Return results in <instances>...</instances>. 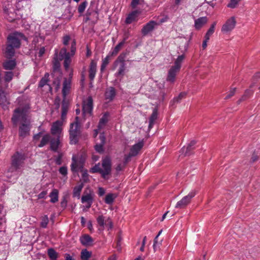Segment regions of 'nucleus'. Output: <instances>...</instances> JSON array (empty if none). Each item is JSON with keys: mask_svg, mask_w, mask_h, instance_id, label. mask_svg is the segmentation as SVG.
<instances>
[{"mask_svg": "<svg viewBox=\"0 0 260 260\" xmlns=\"http://www.w3.org/2000/svg\"><path fill=\"white\" fill-rule=\"evenodd\" d=\"M91 252L88 251L87 249H83L81 252V259L82 260H88L91 256Z\"/></svg>", "mask_w": 260, "mask_h": 260, "instance_id": "c9c22d12", "label": "nucleus"}, {"mask_svg": "<svg viewBox=\"0 0 260 260\" xmlns=\"http://www.w3.org/2000/svg\"><path fill=\"white\" fill-rule=\"evenodd\" d=\"M109 114L108 113H105L103 117L101 118L99 125H98V129H95L94 132L93 136L94 137H96L99 133V131L101 130L103 128L106 123L108 122V118Z\"/></svg>", "mask_w": 260, "mask_h": 260, "instance_id": "6ab92c4d", "label": "nucleus"}, {"mask_svg": "<svg viewBox=\"0 0 260 260\" xmlns=\"http://www.w3.org/2000/svg\"><path fill=\"white\" fill-rule=\"evenodd\" d=\"M216 22H214L210 26L209 29L207 30V33H208V35L209 34L210 35H212L214 32L215 29V27L216 26Z\"/></svg>", "mask_w": 260, "mask_h": 260, "instance_id": "6e6d98bb", "label": "nucleus"}, {"mask_svg": "<svg viewBox=\"0 0 260 260\" xmlns=\"http://www.w3.org/2000/svg\"><path fill=\"white\" fill-rule=\"evenodd\" d=\"M58 191L57 189H53L52 191L49 194L51 198L50 202L52 203H55L58 201Z\"/></svg>", "mask_w": 260, "mask_h": 260, "instance_id": "2f4dec72", "label": "nucleus"}, {"mask_svg": "<svg viewBox=\"0 0 260 260\" xmlns=\"http://www.w3.org/2000/svg\"><path fill=\"white\" fill-rule=\"evenodd\" d=\"M87 6V2H83L82 3H81L78 8V12L80 14H82L85 11Z\"/></svg>", "mask_w": 260, "mask_h": 260, "instance_id": "09e8293b", "label": "nucleus"}, {"mask_svg": "<svg viewBox=\"0 0 260 260\" xmlns=\"http://www.w3.org/2000/svg\"><path fill=\"white\" fill-rule=\"evenodd\" d=\"M260 78V72L256 73L252 77V83L250 85V87H252L258 81V79Z\"/></svg>", "mask_w": 260, "mask_h": 260, "instance_id": "8fccbe9b", "label": "nucleus"}, {"mask_svg": "<svg viewBox=\"0 0 260 260\" xmlns=\"http://www.w3.org/2000/svg\"><path fill=\"white\" fill-rule=\"evenodd\" d=\"M81 172H82V178L84 182H86L88 180V174L87 173V170H84V169L83 170H81L80 171Z\"/></svg>", "mask_w": 260, "mask_h": 260, "instance_id": "3c124183", "label": "nucleus"}, {"mask_svg": "<svg viewBox=\"0 0 260 260\" xmlns=\"http://www.w3.org/2000/svg\"><path fill=\"white\" fill-rule=\"evenodd\" d=\"M105 226L107 228L108 230L111 229L113 228L112 221L109 218L106 219Z\"/></svg>", "mask_w": 260, "mask_h": 260, "instance_id": "5fc2aeb1", "label": "nucleus"}, {"mask_svg": "<svg viewBox=\"0 0 260 260\" xmlns=\"http://www.w3.org/2000/svg\"><path fill=\"white\" fill-rule=\"evenodd\" d=\"M105 221L106 220L103 215H100L97 218V222L102 229L105 228Z\"/></svg>", "mask_w": 260, "mask_h": 260, "instance_id": "a18cd8bd", "label": "nucleus"}, {"mask_svg": "<svg viewBox=\"0 0 260 260\" xmlns=\"http://www.w3.org/2000/svg\"><path fill=\"white\" fill-rule=\"evenodd\" d=\"M258 159V156L255 154V152H254L251 158L250 162L253 163L257 160Z\"/></svg>", "mask_w": 260, "mask_h": 260, "instance_id": "680f3d73", "label": "nucleus"}, {"mask_svg": "<svg viewBox=\"0 0 260 260\" xmlns=\"http://www.w3.org/2000/svg\"><path fill=\"white\" fill-rule=\"evenodd\" d=\"M253 93V91L250 89H247L245 90L244 95H245L248 98L250 97V96Z\"/></svg>", "mask_w": 260, "mask_h": 260, "instance_id": "338daca9", "label": "nucleus"}, {"mask_svg": "<svg viewBox=\"0 0 260 260\" xmlns=\"http://www.w3.org/2000/svg\"><path fill=\"white\" fill-rule=\"evenodd\" d=\"M113 66L114 69H115L117 66H119V69H118L117 72L116 73V76H123L126 68L124 61V56L122 55H119L117 59L115 61Z\"/></svg>", "mask_w": 260, "mask_h": 260, "instance_id": "6e6552de", "label": "nucleus"}, {"mask_svg": "<svg viewBox=\"0 0 260 260\" xmlns=\"http://www.w3.org/2000/svg\"><path fill=\"white\" fill-rule=\"evenodd\" d=\"M208 21L207 17H202L194 21V27L197 29H200Z\"/></svg>", "mask_w": 260, "mask_h": 260, "instance_id": "bb28decb", "label": "nucleus"}, {"mask_svg": "<svg viewBox=\"0 0 260 260\" xmlns=\"http://www.w3.org/2000/svg\"><path fill=\"white\" fill-rule=\"evenodd\" d=\"M45 48L44 47H42L40 48V49H39V52H38L39 56L40 57L42 56L43 55V54L45 53Z\"/></svg>", "mask_w": 260, "mask_h": 260, "instance_id": "69168bd1", "label": "nucleus"}, {"mask_svg": "<svg viewBox=\"0 0 260 260\" xmlns=\"http://www.w3.org/2000/svg\"><path fill=\"white\" fill-rule=\"evenodd\" d=\"M139 12L137 10L134 11L130 13L127 16L125 19V23L129 24L137 21V18L138 16Z\"/></svg>", "mask_w": 260, "mask_h": 260, "instance_id": "b1692460", "label": "nucleus"}, {"mask_svg": "<svg viewBox=\"0 0 260 260\" xmlns=\"http://www.w3.org/2000/svg\"><path fill=\"white\" fill-rule=\"evenodd\" d=\"M62 49V48H61V49ZM60 52H61V51H60L58 55H57V53H55V56H54V57L53 58V68L54 71H58L60 69V60H62L63 59L64 60V58H63L62 59H60Z\"/></svg>", "mask_w": 260, "mask_h": 260, "instance_id": "393cba45", "label": "nucleus"}, {"mask_svg": "<svg viewBox=\"0 0 260 260\" xmlns=\"http://www.w3.org/2000/svg\"><path fill=\"white\" fill-rule=\"evenodd\" d=\"M26 40V37L22 33L14 32L10 34L7 37V44L5 51L6 57L8 58H12L15 54V49L20 48L21 42Z\"/></svg>", "mask_w": 260, "mask_h": 260, "instance_id": "7ed1b4c3", "label": "nucleus"}, {"mask_svg": "<svg viewBox=\"0 0 260 260\" xmlns=\"http://www.w3.org/2000/svg\"><path fill=\"white\" fill-rule=\"evenodd\" d=\"M59 137L60 136H57L55 139H53L50 141V148L53 151H56L58 149V145L59 144Z\"/></svg>", "mask_w": 260, "mask_h": 260, "instance_id": "473e14b6", "label": "nucleus"}, {"mask_svg": "<svg viewBox=\"0 0 260 260\" xmlns=\"http://www.w3.org/2000/svg\"><path fill=\"white\" fill-rule=\"evenodd\" d=\"M5 17L10 22H12L17 18L16 14L12 8H4Z\"/></svg>", "mask_w": 260, "mask_h": 260, "instance_id": "f3484780", "label": "nucleus"}, {"mask_svg": "<svg viewBox=\"0 0 260 260\" xmlns=\"http://www.w3.org/2000/svg\"><path fill=\"white\" fill-rule=\"evenodd\" d=\"M48 255L51 260H56L58 256L57 253L53 248L48 249Z\"/></svg>", "mask_w": 260, "mask_h": 260, "instance_id": "4c0bfd02", "label": "nucleus"}, {"mask_svg": "<svg viewBox=\"0 0 260 260\" xmlns=\"http://www.w3.org/2000/svg\"><path fill=\"white\" fill-rule=\"evenodd\" d=\"M62 155L61 154H59L58 156L55 158V163L58 165H60L62 164Z\"/></svg>", "mask_w": 260, "mask_h": 260, "instance_id": "052dcab7", "label": "nucleus"}, {"mask_svg": "<svg viewBox=\"0 0 260 260\" xmlns=\"http://www.w3.org/2000/svg\"><path fill=\"white\" fill-rule=\"evenodd\" d=\"M162 232V230H161L159 231L158 234L155 237L154 240V243L153 245V247L154 251H156L158 249H160V246L161 245V242H162V239H159V236L161 234Z\"/></svg>", "mask_w": 260, "mask_h": 260, "instance_id": "a878e982", "label": "nucleus"}, {"mask_svg": "<svg viewBox=\"0 0 260 260\" xmlns=\"http://www.w3.org/2000/svg\"><path fill=\"white\" fill-rule=\"evenodd\" d=\"M140 0H132L131 6L133 8H135L136 6L139 4Z\"/></svg>", "mask_w": 260, "mask_h": 260, "instance_id": "0e129e2a", "label": "nucleus"}, {"mask_svg": "<svg viewBox=\"0 0 260 260\" xmlns=\"http://www.w3.org/2000/svg\"><path fill=\"white\" fill-rule=\"evenodd\" d=\"M96 142V145H95V150L99 152H103L104 151L103 146L105 143V136L104 134L103 133L100 134L99 138V142H98V140L97 139Z\"/></svg>", "mask_w": 260, "mask_h": 260, "instance_id": "a211bd4d", "label": "nucleus"}, {"mask_svg": "<svg viewBox=\"0 0 260 260\" xmlns=\"http://www.w3.org/2000/svg\"><path fill=\"white\" fill-rule=\"evenodd\" d=\"M158 117V111L156 108H154L153 112L149 119V129H151L155 120L157 119Z\"/></svg>", "mask_w": 260, "mask_h": 260, "instance_id": "cd10ccee", "label": "nucleus"}, {"mask_svg": "<svg viewBox=\"0 0 260 260\" xmlns=\"http://www.w3.org/2000/svg\"><path fill=\"white\" fill-rule=\"evenodd\" d=\"M62 121L57 120L53 122L51 128V133L53 135L60 136L62 131Z\"/></svg>", "mask_w": 260, "mask_h": 260, "instance_id": "4468645a", "label": "nucleus"}, {"mask_svg": "<svg viewBox=\"0 0 260 260\" xmlns=\"http://www.w3.org/2000/svg\"><path fill=\"white\" fill-rule=\"evenodd\" d=\"M239 0H230V2L228 4V7L230 8H235L238 3Z\"/></svg>", "mask_w": 260, "mask_h": 260, "instance_id": "4d7b16f0", "label": "nucleus"}, {"mask_svg": "<svg viewBox=\"0 0 260 260\" xmlns=\"http://www.w3.org/2000/svg\"><path fill=\"white\" fill-rule=\"evenodd\" d=\"M116 95V91L114 87H110L107 89L105 93V99L108 102L112 101Z\"/></svg>", "mask_w": 260, "mask_h": 260, "instance_id": "4be33fe9", "label": "nucleus"}, {"mask_svg": "<svg viewBox=\"0 0 260 260\" xmlns=\"http://www.w3.org/2000/svg\"><path fill=\"white\" fill-rule=\"evenodd\" d=\"M83 114L85 117L90 116L93 109V101L91 96L88 97L83 102Z\"/></svg>", "mask_w": 260, "mask_h": 260, "instance_id": "1a4fd4ad", "label": "nucleus"}, {"mask_svg": "<svg viewBox=\"0 0 260 260\" xmlns=\"http://www.w3.org/2000/svg\"><path fill=\"white\" fill-rule=\"evenodd\" d=\"M29 109L28 103H25L23 105L20 104L19 107L14 110L11 119L14 125H17L18 122H20L19 136L22 138L26 137L29 135L30 133V121L27 116V112Z\"/></svg>", "mask_w": 260, "mask_h": 260, "instance_id": "f257e3e1", "label": "nucleus"}, {"mask_svg": "<svg viewBox=\"0 0 260 260\" xmlns=\"http://www.w3.org/2000/svg\"><path fill=\"white\" fill-rule=\"evenodd\" d=\"M81 243L85 246H89L92 245L93 240L88 235H84L80 238Z\"/></svg>", "mask_w": 260, "mask_h": 260, "instance_id": "5701e85b", "label": "nucleus"}, {"mask_svg": "<svg viewBox=\"0 0 260 260\" xmlns=\"http://www.w3.org/2000/svg\"><path fill=\"white\" fill-rule=\"evenodd\" d=\"M97 63L94 60H91L89 69V78L90 80H93L95 77L96 72Z\"/></svg>", "mask_w": 260, "mask_h": 260, "instance_id": "412c9836", "label": "nucleus"}, {"mask_svg": "<svg viewBox=\"0 0 260 260\" xmlns=\"http://www.w3.org/2000/svg\"><path fill=\"white\" fill-rule=\"evenodd\" d=\"M125 40L124 39L122 41L119 43L118 44H117L116 47L114 48V50H113L112 52V55H116L118 52L119 51V50L121 49L122 47L123 46V45L125 43Z\"/></svg>", "mask_w": 260, "mask_h": 260, "instance_id": "a19ab883", "label": "nucleus"}, {"mask_svg": "<svg viewBox=\"0 0 260 260\" xmlns=\"http://www.w3.org/2000/svg\"><path fill=\"white\" fill-rule=\"evenodd\" d=\"M81 202L82 203H87L88 205L87 207L89 208L92 203V197L90 194H86L82 196L81 198Z\"/></svg>", "mask_w": 260, "mask_h": 260, "instance_id": "7c9ffc66", "label": "nucleus"}, {"mask_svg": "<svg viewBox=\"0 0 260 260\" xmlns=\"http://www.w3.org/2000/svg\"><path fill=\"white\" fill-rule=\"evenodd\" d=\"M10 103L7 100L5 92L0 87V105L3 109L7 108Z\"/></svg>", "mask_w": 260, "mask_h": 260, "instance_id": "aec40b11", "label": "nucleus"}, {"mask_svg": "<svg viewBox=\"0 0 260 260\" xmlns=\"http://www.w3.org/2000/svg\"><path fill=\"white\" fill-rule=\"evenodd\" d=\"M30 4L29 0H20L18 1L16 4V7L18 10H21L23 8L28 6Z\"/></svg>", "mask_w": 260, "mask_h": 260, "instance_id": "72a5a7b5", "label": "nucleus"}, {"mask_svg": "<svg viewBox=\"0 0 260 260\" xmlns=\"http://www.w3.org/2000/svg\"><path fill=\"white\" fill-rule=\"evenodd\" d=\"M25 159L24 154L16 152L12 157V166L9 169L11 172H16L22 166L23 160Z\"/></svg>", "mask_w": 260, "mask_h": 260, "instance_id": "423d86ee", "label": "nucleus"}, {"mask_svg": "<svg viewBox=\"0 0 260 260\" xmlns=\"http://www.w3.org/2000/svg\"><path fill=\"white\" fill-rule=\"evenodd\" d=\"M83 169V161L81 159H78L75 155H73L72 158V164L71 165V170L73 173H77Z\"/></svg>", "mask_w": 260, "mask_h": 260, "instance_id": "9d476101", "label": "nucleus"}, {"mask_svg": "<svg viewBox=\"0 0 260 260\" xmlns=\"http://www.w3.org/2000/svg\"><path fill=\"white\" fill-rule=\"evenodd\" d=\"M186 95V92H181L179 95L174 99V102H179L182 98L185 97Z\"/></svg>", "mask_w": 260, "mask_h": 260, "instance_id": "864d4df0", "label": "nucleus"}, {"mask_svg": "<svg viewBox=\"0 0 260 260\" xmlns=\"http://www.w3.org/2000/svg\"><path fill=\"white\" fill-rule=\"evenodd\" d=\"M14 74L12 72H5L4 75V81L5 82L8 83L10 82L13 79Z\"/></svg>", "mask_w": 260, "mask_h": 260, "instance_id": "ea45409f", "label": "nucleus"}, {"mask_svg": "<svg viewBox=\"0 0 260 260\" xmlns=\"http://www.w3.org/2000/svg\"><path fill=\"white\" fill-rule=\"evenodd\" d=\"M128 162H126L125 159V155H124L123 161L119 162V164H117L116 168V170L117 171H120L122 170Z\"/></svg>", "mask_w": 260, "mask_h": 260, "instance_id": "c03bdc74", "label": "nucleus"}, {"mask_svg": "<svg viewBox=\"0 0 260 260\" xmlns=\"http://www.w3.org/2000/svg\"><path fill=\"white\" fill-rule=\"evenodd\" d=\"M116 196L113 193H108L105 197V202L107 204H112L114 202Z\"/></svg>", "mask_w": 260, "mask_h": 260, "instance_id": "e433bc0d", "label": "nucleus"}, {"mask_svg": "<svg viewBox=\"0 0 260 260\" xmlns=\"http://www.w3.org/2000/svg\"><path fill=\"white\" fill-rule=\"evenodd\" d=\"M50 140V136L49 134L45 135L40 142V144L39 145V147H42L47 144Z\"/></svg>", "mask_w": 260, "mask_h": 260, "instance_id": "58836bf2", "label": "nucleus"}, {"mask_svg": "<svg viewBox=\"0 0 260 260\" xmlns=\"http://www.w3.org/2000/svg\"><path fill=\"white\" fill-rule=\"evenodd\" d=\"M68 111V108L66 104L64 103V101L62 103V108H61V119L63 120L66 116L67 113Z\"/></svg>", "mask_w": 260, "mask_h": 260, "instance_id": "49530a36", "label": "nucleus"}, {"mask_svg": "<svg viewBox=\"0 0 260 260\" xmlns=\"http://www.w3.org/2000/svg\"><path fill=\"white\" fill-rule=\"evenodd\" d=\"M49 219L47 215L42 217L41 222V226L43 228H46L48 223Z\"/></svg>", "mask_w": 260, "mask_h": 260, "instance_id": "de8ad7c7", "label": "nucleus"}, {"mask_svg": "<svg viewBox=\"0 0 260 260\" xmlns=\"http://www.w3.org/2000/svg\"><path fill=\"white\" fill-rule=\"evenodd\" d=\"M111 170V163L110 158L109 157H106L103 159L102 164V167L100 164L95 165L92 167L90 172L91 173H100L104 178H106Z\"/></svg>", "mask_w": 260, "mask_h": 260, "instance_id": "20e7f679", "label": "nucleus"}, {"mask_svg": "<svg viewBox=\"0 0 260 260\" xmlns=\"http://www.w3.org/2000/svg\"><path fill=\"white\" fill-rule=\"evenodd\" d=\"M197 143L196 140H192L187 145V147H183L180 150V152L184 154V156H189L193 154V151L195 148V145Z\"/></svg>", "mask_w": 260, "mask_h": 260, "instance_id": "ddd939ff", "label": "nucleus"}, {"mask_svg": "<svg viewBox=\"0 0 260 260\" xmlns=\"http://www.w3.org/2000/svg\"><path fill=\"white\" fill-rule=\"evenodd\" d=\"M110 56L107 55L105 58L102 60V63L101 67V71L103 72L109 63Z\"/></svg>", "mask_w": 260, "mask_h": 260, "instance_id": "37998d69", "label": "nucleus"}, {"mask_svg": "<svg viewBox=\"0 0 260 260\" xmlns=\"http://www.w3.org/2000/svg\"><path fill=\"white\" fill-rule=\"evenodd\" d=\"M71 38L68 35L65 36L63 37V44L64 45H67L69 44V41H70Z\"/></svg>", "mask_w": 260, "mask_h": 260, "instance_id": "bf43d9fd", "label": "nucleus"}, {"mask_svg": "<svg viewBox=\"0 0 260 260\" xmlns=\"http://www.w3.org/2000/svg\"><path fill=\"white\" fill-rule=\"evenodd\" d=\"M58 171L60 174L63 176L67 177V175L68 174V168L67 167L62 166L59 168Z\"/></svg>", "mask_w": 260, "mask_h": 260, "instance_id": "603ef678", "label": "nucleus"}, {"mask_svg": "<svg viewBox=\"0 0 260 260\" xmlns=\"http://www.w3.org/2000/svg\"><path fill=\"white\" fill-rule=\"evenodd\" d=\"M80 124L78 117L75 118V121L71 123L70 128V139L72 144H76L78 140V136L80 134Z\"/></svg>", "mask_w": 260, "mask_h": 260, "instance_id": "39448f33", "label": "nucleus"}, {"mask_svg": "<svg viewBox=\"0 0 260 260\" xmlns=\"http://www.w3.org/2000/svg\"><path fill=\"white\" fill-rule=\"evenodd\" d=\"M47 193V191H42L41 192H40L38 194V199H41L45 198V197L46 196Z\"/></svg>", "mask_w": 260, "mask_h": 260, "instance_id": "e2e57ef3", "label": "nucleus"}, {"mask_svg": "<svg viewBox=\"0 0 260 260\" xmlns=\"http://www.w3.org/2000/svg\"><path fill=\"white\" fill-rule=\"evenodd\" d=\"M16 63L15 59L8 60L3 63V67L5 70H13L16 66Z\"/></svg>", "mask_w": 260, "mask_h": 260, "instance_id": "c85d7f7f", "label": "nucleus"}, {"mask_svg": "<svg viewBox=\"0 0 260 260\" xmlns=\"http://www.w3.org/2000/svg\"><path fill=\"white\" fill-rule=\"evenodd\" d=\"M236 90V88H231L230 92L225 96V99H226V100L229 99L232 96H233L234 95L235 93Z\"/></svg>", "mask_w": 260, "mask_h": 260, "instance_id": "13d9d810", "label": "nucleus"}, {"mask_svg": "<svg viewBox=\"0 0 260 260\" xmlns=\"http://www.w3.org/2000/svg\"><path fill=\"white\" fill-rule=\"evenodd\" d=\"M236 21L234 17H232L222 25L221 31L223 32H228L233 30L236 25Z\"/></svg>", "mask_w": 260, "mask_h": 260, "instance_id": "f8f14e48", "label": "nucleus"}, {"mask_svg": "<svg viewBox=\"0 0 260 260\" xmlns=\"http://www.w3.org/2000/svg\"><path fill=\"white\" fill-rule=\"evenodd\" d=\"M105 189L103 188H102V187H99V192H98V193H99V195L100 196H103L105 194Z\"/></svg>", "mask_w": 260, "mask_h": 260, "instance_id": "774afa93", "label": "nucleus"}, {"mask_svg": "<svg viewBox=\"0 0 260 260\" xmlns=\"http://www.w3.org/2000/svg\"><path fill=\"white\" fill-rule=\"evenodd\" d=\"M196 195V191H192L188 195L184 197L180 201H178L176 205V208H183L190 202L191 199Z\"/></svg>", "mask_w": 260, "mask_h": 260, "instance_id": "9b49d317", "label": "nucleus"}, {"mask_svg": "<svg viewBox=\"0 0 260 260\" xmlns=\"http://www.w3.org/2000/svg\"><path fill=\"white\" fill-rule=\"evenodd\" d=\"M180 70L171 67L168 71L166 81L170 84H174L176 81L177 74L179 72Z\"/></svg>", "mask_w": 260, "mask_h": 260, "instance_id": "dca6fc26", "label": "nucleus"}, {"mask_svg": "<svg viewBox=\"0 0 260 260\" xmlns=\"http://www.w3.org/2000/svg\"><path fill=\"white\" fill-rule=\"evenodd\" d=\"M76 50V42L73 40L71 42V52H67L66 48H62L60 53V59H62L64 58V61H63V67L64 69L66 71L69 73V78H65L63 83L62 92L64 99H65L66 96L70 91L71 80L73 72V69L70 67V65L72 62L71 57L75 54Z\"/></svg>", "mask_w": 260, "mask_h": 260, "instance_id": "f03ea898", "label": "nucleus"}, {"mask_svg": "<svg viewBox=\"0 0 260 260\" xmlns=\"http://www.w3.org/2000/svg\"><path fill=\"white\" fill-rule=\"evenodd\" d=\"M144 146V142L141 141L138 143L135 144L130 149L129 153L127 154H125V159L126 162H129L131 160L132 157L136 156L143 148Z\"/></svg>", "mask_w": 260, "mask_h": 260, "instance_id": "0eeeda50", "label": "nucleus"}, {"mask_svg": "<svg viewBox=\"0 0 260 260\" xmlns=\"http://www.w3.org/2000/svg\"><path fill=\"white\" fill-rule=\"evenodd\" d=\"M83 187V184L81 183L78 185L75 186L73 189V197H77L78 199L80 197V193Z\"/></svg>", "mask_w": 260, "mask_h": 260, "instance_id": "f704fd0d", "label": "nucleus"}, {"mask_svg": "<svg viewBox=\"0 0 260 260\" xmlns=\"http://www.w3.org/2000/svg\"><path fill=\"white\" fill-rule=\"evenodd\" d=\"M184 58V54H183L182 55H179L174 62V65L172 67L176 69L177 70H180L181 63Z\"/></svg>", "mask_w": 260, "mask_h": 260, "instance_id": "c756f323", "label": "nucleus"}, {"mask_svg": "<svg viewBox=\"0 0 260 260\" xmlns=\"http://www.w3.org/2000/svg\"><path fill=\"white\" fill-rule=\"evenodd\" d=\"M49 75L48 73H46L44 75V76L42 78L41 81L39 82V87H43L44 85L47 84L48 79H49Z\"/></svg>", "mask_w": 260, "mask_h": 260, "instance_id": "79ce46f5", "label": "nucleus"}, {"mask_svg": "<svg viewBox=\"0 0 260 260\" xmlns=\"http://www.w3.org/2000/svg\"><path fill=\"white\" fill-rule=\"evenodd\" d=\"M158 24L154 21H150L143 26L141 30L142 34L144 36L148 35L149 32H151L155 29Z\"/></svg>", "mask_w": 260, "mask_h": 260, "instance_id": "2eb2a0df", "label": "nucleus"}]
</instances>
